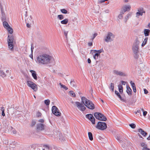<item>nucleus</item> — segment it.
<instances>
[{
  "instance_id": "6ab92c4d",
  "label": "nucleus",
  "mask_w": 150,
  "mask_h": 150,
  "mask_svg": "<svg viewBox=\"0 0 150 150\" xmlns=\"http://www.w3.org/2000/svg\"><path fill=\"white\" fill-rule=\"evenodd\" d=\"M131 7L129 5L125 6L123 8V9L124 10V12H126L127 11L130 10Z\"/></svg>"
},
{
  "instance_id": "dca6fc26",
  "label": "nucleus",
  "mask_w": 150,
  "mask_h": 150,
  "mask_svg": "<svg viewBox=\"0 0 150 150\" xmlns=\"http://www.w3.org/2000/svg\"><path fill=\"white\" fill-rule=\"evenodd\" d=\"M30 71L32 73V75L33 78L36 80H37V74L36 72L34 70H31Z\"/></svg>"
},
{
  "instance_id": "4d7b16f0",
  "label": "nucleus",
  "mask_w": 150,
  "mask_h": 150,
  "mask_svg": "<svg viewBox=\"0 0 150 150\" xmlns=\"http://www.w3.org/2000/svg\"><path fill=\"white\" fill-rule=\"evenodd\" d=\"M97 35V33H95L93 35V39H94L95 37Z\"/></svg>"
},
{
  "instance_id": "4be33fe9",
  "label": "nucleus",
  "mask_w": 150,
  "mask_h": 150,
  "mask_svg": "<svg viewBox=\"0 0 150 150\" xmlns=\"http://www.w3.org/2000/svg\"><path fill=\"white\" fill-rule=\"evenodd\" d=\"M118 88L119 92L120 93H121L123 91V87L120 84H119L118 86Z\"/></svg>"
},
{
  "instance_id": "4468645a",
  "label": "nucleus",
  "mask_w": 150,
  "mask_h": 150,
  "mask_svg": "<svg viewBox=\"0 0 150 150\" xmlns=\"http://www.w3.org/2000/svg\"><path fill=\"white\" fill-rule=\"evenodd\" d=\"M113 74L114 75H119L120 76H125L126 74L124 72L116 70H114L113 71Z\"/></svg>"
},
{
  "instance_id": "ddd939ff",
  "label": "nucleus",
  "mask_w": 150,
  "mask_h": 150,
  "mask_svg": "<svg viewBox=\"0 0 150 150\" xmlns=\"http://www.w3.org/2000/svg\"><path fill=\"white\" fill-rule=\"evenodd\" d=\"M0 7H1V13L2 17H1V19L2 21H6V16L5 15V13L4 12V9L3 7L2 6L1 4H0Z\"/></svg>"
},
{
  "instance_id": "de8ad7c7",
  "label": "nucleus",
  "mask_w": 150,
  "mask_h": 150,
  "mask_svg": "<svg viewBox=\"0 0 150 150\" xmlns=\"http://www.w3.org/2000/svg\"><path fill=\"white\" fill-rule=\"evenodd\" d=\"M41 114L40 112H38L37 114V116L38 117H40L41 116Z\"/></svg>"
},
{
  "instance_id": "393cba45",
  "label": "nucleus",
  "mask_w": 150,
  "mask_h": 150,
  "mask_svg": "<svg viewBox=\"0 0 150 150\" xmlns=\"http://www.w3.org/2000/svg\"><path fill=\"white\" fill-rule=\"evenodd\" d=\"M148 40V38H146L142 44V46L144 47L146 44Z\"/></svg>"
},
{
  "instance_id": "09e8293b",
  "label": "nucleus",
  "mask_w": 150,
  "mask_h": 150,
  "mask_svg": "<svg viewBox=\"0 0 150 150\" xmlns=\"http://www.w3.org/2000/svg\"><path fill=\"white\" fill-rule=\"evenodd\" d=\"M105 1H104V0H99L98 1V3L99 4H101L104 2Z\"/></svg>"
},
{
  "instance_id": "f3484780",
  "label": "nucleus",
  "mask_w": 150,
  "mask_h": 150,
  "mask_svg": "<svg viewBox=\"0 0 150 150\" xmlns=\"http://www.w3.org/2000/svg\"><path fill=\"white\" fill-rule=\"evenodd\" d=\"M126 92L127 94L130 96L132 94V90L130 87L128 86H127Z\"/></svg>"
},
{
  "instance_id": "6e6d98bb",
  "label": "nucleus",
  "mask_w": 150,
  "mask_h": 150,
  "mask_svg": "<svg viewBox=\"0 0 150 150\" xmlns=\"http://www.w3.org/2000/svg\"><path fill=\"white\" fill-rule=\"evenodd\" d=\"M67 33H68V32L66 31H64V35L66 37L67 36Z\"/></svg>"
},
{
  "instance_id": "7c9ffc66",
  "label": "nucleus",
  "mask_w": 150,
  "mask_h": 150,
  "mask_svg": "<svg viewBox=\"0 0 150 150\" xmlns=\"http://www.w3.org/2000/svg\"><path fill=\"white\" fill-rule=\"evenodd\" d=\"M115 94L117 95V96L121 100H122V98L119 93L116 90H115Z\"/></svg>"
},
{
  "instance_id": "c03bdc74",
  "label": "nucleus",
  "mask_w": 150,
  "mask_h": 150,
  "mask_svg": "<svg viewBox=\"0 0 150 150\" xmlns=\"http://www.w3.org/2000/svg\"><path fill=\"white\" fill-rule=\"evenodd\" d=\"M57 17L60 20H62L64 18V16L62 15H59Z\"/></svg>"
},
{
  "instance_id": "cd10ccee",
  "label": "nucleus",
  "mask_w": 150,
  "mask_h": 150,
  "mask_svg": "<svg viewBox=\"0 0 150 150\" xmlns=\"http://www.w3.org/2000/svg\"><path fill=\"white\" fill-rule=\"evenodd\" d=\"M88 136L89 139L91 141H92L93 139V138L92 133L91 132H88Z\"/></svg>"
},
{
  "instance_id": "f257e3e1",
  "label": "nucleus",
  "mask_w": 150,
  "mask_h": 150,
  "mask_svg": "<svg viewBox=\"0 0 150 150\" xmlns=\"http://www.w3.org/2000/svg\"><path fill=\"white\" fill-rule=\"evenodd\" d=\"M53 59L52 57L46 54H42L38 55L35 60L39 64L45 65L51 63Z\"/></svg>"
},
{
  "instance_id": "a211bd4d",
  "label": "nucleus",
  "mask_w": 150,
  "mask_h": 150,
  "mask_svg": "<svg viewBox=\"0 0 150 150\" xmlns=\"http://www.w3.org/2000/svg\"><path fill=\"white\" fill-rule=\"evenodd\" d=\"M138 132L144 137L146 136L147 134V133L141 129H139Z\"/></svg>"
},
{
  "instance_id": "79ce46f5",
  "label": "nucleus",
  "mask_w": 150,
  "mask_h": 150,
  "mask_svg": "<svg viewBox=\"0 0 150 150\" xmlns=\"http://www.w3.org/2000/svg\"><path fill=\"white\" fill-rule=\"evenodd\" d=\"M130 83L132 88L136 87L135 83H133L132 81L130 82Z\"/></svg>"
},
{
  "instance_id": "f704fd0d",
  "label": "nucleus",
  "mask_w": 150,
  "mask_h": 150,
  "mask_svg": "<svg viewBox=\"0 0 150 150\" xmlns=\"http://www.w3.org/2000/svg\"><path fill=\"white\" fill-rule=\"evenodd\" d=\"M141 146L143 147V148H147V145L145 143L143 142L141 144Z\"/></svg>"
},
{
  "instance_id": "f8f14e48",
  "label": "nucleus",
  "mask_w": 150,
  "mask_h": 150,
  "mask_svg": "<svg viewBox=\"0 0 150 150\" xmlns=\"http://www.w3.org/2000/svg\"><path fill=\"white\" fill-rule=\"evenodd\" d=\"M145 11H144L143 8H140L138 9V12L136 13V17L138 18L139 16L143 15V13H145Z\"/></svg>"
},
{
  "instance_id": "a878e982",
  "label": "nucleus",
  "mask_w": 150,
  "mask_h": 150,
  "mask_svg": "<svg viewBox=\"0 0 150 150\" xmlns=\"http://www.w3.org/2000/svg\"><path fill=\"white\" fill-rule=\"evenodd\" d=\"M114 83H111L110 84V86L109 87L110 89L112 92L114 91Z\"/></svg>"
},
{
  "instance_id": "c756f323",
  "label": "nucleus",
  "mask_w": 150,
  "mask_h": 150,
  "mask_svg": "<svg viewBox=\"0 0 150 150\" xmlns=\"http://www.w3.org/2000/svg\"><path fill=\"white\" fill-rule=\"evenodd\" d=\"M99 55H100L98 54V53H95V54L93 55L94 59L96 60L97 59H98V57Z\"/></svg>"
},
{
  "instance_id": "6e6552de",
  "label": "nucleus",
  "mask_w": 150,
  "mask_h": 150,
  "mask_svg": "<svg viewBox=\"0 0 150 150\" xmlns=\"http://www.w3.org/2000/svg\"><path fill=\"white\" fill-rule=\"evenodd\" d=\"M27 83L28 86L30 87L35 91H36L38 90L37 86V85L33 82L27 81Z\"/></svg>"
},
{
  "instance_id": "5701e85b",
  "label": "nucleus",
  "mask_w": 150,
  "mask_h": 150,
  "mask_svg": "<svg viewBox=\"0 0 150 150\" xmlns=\"http://www.w3.org/2000/svg\"><path fill=\"white\" fill-rule=\"evenodd\" d=\"M59 139L61 142H62L64 140H65L66 139L64 137L63 135L60 134L59 135Z\"/></svg>"
},
{
  "instance_id": "b1692460",
  "label": "nucleus",
  "mask_w": 150,
  "mask_h": 150,
  "mask_svg": "<svg viewBox=\"0 0 150 150\" xmlns=\"http://www.w3.org/2000/svg\"><path fill=\"white\" fill-rule=\"evenodd\" d=\"M68 19L67 18H66L65 19L61 21V23L63 24H66L68 22Z\"/></svg>"
},
{
  "instance_id": "864d4df0",
  "label": "nucleus",
  "mask_w": 150,
  "mask_h": 150,
  "mask_svg": "<svg viewBox=\"0 0 150 150\" xmlns=\"http://www.w3.org/2000/svg\"><path fill=\"white\" fill-rule=\"evenodd\" d=\"M36 123L35 122V121H33L31 124V126H33L34 125H35Z\"/></svg>"
},
{
  "instance_id": "680f3d73",
  "label": "nucleus",
  "mask_w": 150,
  "mask_h": 150,
  "mask_svg": "<svg viewBox=\"0 0 150 150\" xmlns=\"http://www.w3.org/2000/svg\"><path fill=\"white\" fill-rule=\"evenodd\" d=\"M121 82L122 83V84L124 85H125V84L126 83V82L123 81H121Z\"/></svg>"
},
{
  "instance_id": "69168bd1",
  "label": "nucleus",
  "mask_w": 150,
  "mask_h": 150,
  "mask_svg": "<svg viewBox=\"0 0 150 150\" xmlns=\"http://www.w3.org/2000/svg\"><path fill=\"white\" fill-rule=\"evenodd\" d=\"M2 115L4 116L5 115V114L4 113V111H2Z\"/></svg>"
},
{
  "instance_id": "2eb2a0df",
  "label": "nucleus",
  "mask_w": 150,
  "mask_h": 150,
  "mask_svg": "<svg viewBox=\"0 0 150 150\" xmlns=\"http://www.w3.org/2000/svg\"><path fill=\"white\" fill-rule=\"evenodd\" d=\"M45 125L42 123H39L37 125V129L38 130H42L44 129Z\"/></svg>"
},
{
  "instance_id": "58836bf2",
  "label": "nucleus",
  "mask_w": 150,
  "mask_h": 150,
  "mask_svg": "<svg viewBox=\"0 0 150 150\" xmlns=\"http://www.w3.org/2000/svg\"><path fill=\"white\" fill-rule=\"evenodd\" d=\"M131 16V14L130 13L128 14L125 18V22H126L127 21V19H128L129 17H130Z\"/></svg>"
},
{
  "instance_id": "0eeeda50",
  "label": "nucleus",
  "mask_w": 150,
  "mask_h": 150,
  "mask_svg": "<svg viewBox=\"0 0 150 150\" xmlns=\"http://www.w3.org/2000/svg\"><path fill=\"white\" fill-rule=\"evenodd\" d=\"M96 127L98 129L104 130L107 128V126L105 122L99 121L98 122Z\"/></svg>"
},
{
  "instance_id": "0e129e2a",
  "label": "nucleus",
  "mask_w": 150,
  "mask_h": 150,
  "mask_svg": "<svg viewBox=\"0 0 150 150\" xmlns=\"http://www.w3.org/2000/svg\"><path fill=\"white\" fill-rule=\"evenodd\" d=\"M132 88L133 89L134 92L135 93H136L137 91V90H136V88L135 87V88Z\"/></svg>"
},
{
  "instance_id": "37998d69",
  "label": "nucleus",
  "mask_w": 150,
  "mask_h": 150,
  "mask_svg": "<svg viewBox=\"0 0 150 150\" xmlns=\"http://www.w3.org/2000/svg\"><path fill=\"white\" fill-rule=\"evenodd\" d=\"M103 51V49H101L98 50H97V53H98V54L100 55V54Z\"/></svg>"
},
{
  "instance_id": "1a4fd4ad",
  "label": "nucleus",
  "mask_w": 150,
  "mask_h": 150,
  "mask_svg": "<svg viewBox=\"0 0 150 150\" xmlns=\"http://www.w3.org/2000/svg\"><path fill=\"white\" fill-rule=\"evenodd\" d=\"M52 113L56 116H59L60 115L61 113L59 112L57 108L55 106H53L52 108Z\"/></svg>"
},
{
  "instance_id": "bb28decb",
  "label": "nucleus",
  "mask_w": 150,
  "mask_h": 150,
  "mask_svg": "<svg viewBox=\"0 0 150 150\" xmlns=\"http://www.w3.org/2000/svg\"><path fill=\"white\" fill-rule=\"evenodd\" d=\"M8 30V33L11 35L13 33V30L11 27H9L8 28L6 29Z\"/></svg>"
},
{
  "instance_id": "13d9d810",
  "label": "nucleus",
  "mask_w": 150,
  "mask_h": 150,
  "mask_svg": "<svg viewBox=\"0 0 150 150\" xmlns=\"http://www.w3.org/2000/svg\"><path fill=\"white\" fill-rule=\"evenodd\" d=\"M88 45L89 46H91L93 45V43H92V42H88Z\"/></svg>"
},
{
  "instance_id": "338daca9",
  "label": "nucleus",
  "mask_w": 150,
  "mask_h": 150,
  "mask_svg": "<svg viewBox=\"0 0 150 150\" xmlns=\"http://www.w3.org/2000/svg\"><path fill=\"white\" fill-rule=\"evenodd\" d=\"M26 26L28 28H30V25L29 23H27L26 24Z\"/></svg>"
},
{
  "instance_id": "3c124183",
  "label": "nucleus",
  "mask_w": 150,
  "mask_h": 150,
  "mask_svg": "<svg viewBox=\"0 0 150 150\" xmlns=\"http://www.w3.org/2000/svg\"><path fill=\"white\" fill-rule=\"evenodd\" d=\"M34 49V47H33L32 44H31V52L33 53V50Z\"/></svg>"
},
{
  "instance_id": "9b49d317",
  "label": "nucleus",
  "mask_w": 150,
  "mask_h": 150,
  "mask_svg": "<svg viewBox=\"0 0 150 150\" xmlns=\"http://www.w3.org/2000/svg\"><path fill=\"white\" fill-rule=\"evenodd\" d=\"M86 117L91 122L92 124L93 125L95 124V119L91 114H87L86 115Z\"/></svg>"
},
{
  "instance_id": "9d476101",
  "label": "nucleus",
  "mask_w": 150,
  "mask_h": 150,
  "mask_svg": "<svg viewBox=\"0 0 150 150\" xmlns=\"http://www.w3.org/2000/svg\"><path fill=\"white\" fill-rule=\"evenodd\" d=\"M75 104L78 109L82 111H84L86 109V108L83 104L79 102H76Z\"/></svg>"
},
{
  "instance_id": "a18cd8bd",
  "label": "nucleus",
  "mask_w": 150,
  "mask_h": 150,
  "mask_svg": "<svg viewBox=\"0 0 150 150\" xmlns=\"http://www.w3.org/2000/svg\"><path fill=\"white\" fill-rule=\"evenodd\" d=\"M142 110L143 112V115L145 117L147 114V112L146 111H144L143 109H142Z\"/></svg>"
},
{
  "instance_id": "e433bc0d",
  "label": "nucleus",
  "mask_w": 150,
  "mask_h": 150,
  "mask_svg": "<svg viewBox=\"0 0 150 150\" xmlns=\"http://www.w3.org/2000/svg\"><path fill=\"white\" fill-rule=\"evenodd\" d=\"M91 54L93 55L95 54V53H97L96 50H91L90 52Z\"/></svg>"
},
{
  "instance_id": "8fccbe9b",
  "label": "nucleus",
  "mask_w": 150,
  "mask_h": 150,
  "mask_svg": "<svg viewBox=\"0 0 150 150\" xmlns=\"http://www.w3.org/2000/svg\"><path fill=\"white\" fill-rule=\"evenodd\" d=\"M38 122L41 123H43L44 122V120L43 119H40L38 120Z\"/></svg>"
},
{
  "instance_id": "bf43d9fd",
  "label": "nucleus",
  "mask_w": 150,
  "mask_h": 150,
  "mask_svg": "<svg viewBox=\"0 0 150 150\" xmlns=\"http://www.w3.org/2000/svg\"><path fill=\"white\" fill-rule=\"evenodd\" d=\"M144 93L145 94H147L148 93V91L146 89H144Z\"/></svg>"
},
{
  "instance_id": "e2e57ef3",
  "label": "nucleus",
  "mask_w": 150,
  "mask_h": 150,
  "mask_svg": "<svg viewBox=\"0 0 150 150\" xmlns=\"http://www.w3.org/2000/svg\"><path fill=\"white\" fill-rule=\"evenodd\" d=\"M88 62L89 64L91 63V60L89 58L88 59Z\"/></svg>"
},
{
  "instance_id": "aec40b11",
  "label": "nucleus",
  "mask_w": 150,
  "mask_h": 150,
  "mask_svg": "<svg viewBox=\"0 0 150 150\" xmlns=\"http://www.w3.org/2000/svg\"><path fill=\"white\" fill-rule=\"evenodd\" d=\"M3 25L4 27L6 29L10 27L8 23L6 21L3 22Z\"/></svg>"
},
{
  "instance_id": "c85d7f7f",
  "label": "nucleus",
  "mask_w": 150,
  "mask_h": 150,
  "mask_svg": "<svg viewBox=\"0 0 150 150\" xmlns=\"http://www.w3.org/2000/svg\"><path fill=\"white\" fill-rule=\"evenodd\" d=\"M0 74L1 76L3 78L6 77V75L5 73L3 71H2L1 70H0Z\"/></svg>"
},
{
  "instance_id": "473e14b6",
  "label": "nucleus",
  "mask_w": 150,
  "mask_h": 150,
  "mask_svg": "<svg viewBox=\"0 0 150 150\" xmlns=\"http://www.w3.org/2000/svg\"><path fill=\"white\" fill-rule=\"evenodd\" d=\"M70 84L71 86L73 87H74L75 86L76 83L74 81V80H71L70 82Z\"/></svg>"
},
{
  "instance_id": "72a5a7b5",
  "label": "nucleus",
  "mask_w": 150,
  "mask_h": 150,
  "mask_svg": "<svg viewBox=\"0 0 150 150\" xmlns=\"http://www.w3.org/2000/svg\"><path fill=\"white\" fill-rule=\"evenodd\" d=\"M59 84L61 86V87L63 88L65 90H67L68 89V88L65 85L62 84L61 83H59Z\"/></svg>"
},
{
  "instance_id": "5fc2aeb1",
  "label": "nucleus",
  "mask_w": 150,
  "mask_h": 150,
  "mask_svg": "<svg viewBox=\"0 0 150 150\" xmlns=\"http://www.w3.org/2000/svg\"><path fill=\"white\" fill-rule=\"evenodd\" d=\"M123 17V16L121 14H119L118 16V18L120 19H121Z\"/></svg>"
},
{
  "instance_id": "f03ea898",
  "label": "nucleus",
  "mask_w": 150,
  "mask_h": 150,
  "mask_svg": "<svg viewBox=\"0 0 150 150\" xmlns=\"http://www.w3.org/2000/svg\"><path fill=\"white\" fill-rule=\"evenodd\" d=\"M139 41L137 39L135 40L132 47V49L134 53V57L136 59H138L139 57Z\"/></svg>"
},
{
  "instance_id": "39448f33",
  "label": "nucleus",
  "mask_w": 150,
  "mask_h": 150,
  "mask_svg": "<svg viewBox=\"0 0 150 150\" xmlns=\"http://www.w3.org/2000/svg\"><path fill=\"white\" fill-rule=\"evenodd\" d=\"M8 47L9 49L11 51H13V37L12 35H8Z\"/></svg>"
},
{
  "instance_id": "49530a36",
  "label": "nucleus",
  "mask_w": 150,
  "mask_h": 150,
  "mask_svg": "<svg viewBox=\"0 0 150 150\" xmlns=\"http://www.w3.org/2000/svg\"><path fill=\"white\" fill-rule=\"evenodd\" d=\"M11 130H12L13 133V134H16V131L13 127H11Z\"/></svg>"
},
{
  "instance_id": "774afa93",
  "label": "nucleus",
  "mask_w": 150,
  "mask_h": 150,
  "mask_svg": "<svg viewBox=\"0 0 150 150\" xmlns=\"http://www.w3.org/2000/svg\"><path fill=\"white\" fill-rule=\"evenodd\" d=\"M142 150H150V149L148 148H143Z\"/></svg>"
},
{
  "instance_id": "ea45409f",
  "label": "nucleus",
  "mask_w": 150,
  "mask_h": 150,
  "mask_svg": "<svg viewBox=\"0 0 150 150\" xmlns=\"http://www.w3.org/2000/svg\"><path fill=\"white\" fill-rule=\"evenodd\" d=\"M129 125L132 129L135 128L136 127L134 123H131L129 124Z\"/></svg>"
},
{
  "instance_id": "7ed1b4c3",
  "label": "nucleus",
  "mask_w": 150,
  "mask_h": 150,
  "mask_svg": "<svg viewBox=\"0 0 150 150\" xmlns=\"http://www.w3.org/2000/svg\"><path fill=\"white\" fill-rule=\"evenodd\" d=\"M81 100L82 103L87 108L91 110H93L94 109V105L91 101L87 99L84 97H82Z\"/></svg>"
},
{
  "instance_id": "2f4dec72",
  "label": "nucleus",
  "mask_w": 150,
  "mask_h": 150,
  "mask_svg": "<svg viewBox=\"0 0 150 150\" xmlns=\"http://www.w3.org/2000/svg\"><path fill=\"white\" fill-rule=\"evenodd\" d=\"M45 103L47 105H48L50 104V100L49 99L45 100L44 101Z\"/></svg>"
},
{
  "instance_id": "603ef678",
  "label": "nucleus",
  "mask_w": 150,
  "mask_h": 150,
  "mask_svg": "<svg viewBox=\"0 0 150 150\" xmlns=\"http://www.w3.org/2000/svg\"><path fill=\"white\" fill-rule=\"evenodd\" d=\"M30 57L32 60H33V53H31V54L30 55Z\"/></svg>"
},
{
  "instance_id": "c9c22d12",
  "label": "nucleus",
  "mask_w": 150,
  "mask_h": 150,
  "mask_svg": "<svg viewBox=\"0 0 150 150\" xmlns=\"http://www.w3.org/2000/svg\"><path fill=\"white\" fill-rule=\"evenodd\" d=\"M69 92L71 96L74 97H76V94L73 91H70Z\"/></svg>"
},
{
  "instance_id": "4c0bfd02",
  "label": "nucleus",
  "mask_w": 150,
  "mask_h": 150,
  "mask_svg": "<svg viewBox=\"0 0 150 150\" xmlns=\"http://www.w3.org/2000/svg\"><path fill=\"white\" fill-rule=\"evenodd\" d=\"M61 12L63 13L67 14V11L64 9H62L61 10Z\"/></svg>"
},
{
  "instance_id": "20e7f679",
  "label": "nucleus",
  "mask_w": 150,
  "mask_h": 150,
  "mask_svg": "<svg viewBox=\"0 0 150 150\" xmlns=\"http://www.w3.org/2000/svg\"><path fill=\"white\" fill-rule=\"evenodd\" d=\"M115 38V35L111 32L108 33L104 37V41L107 43L111 42L113 41Z\"/></svg>"
},
{
  "instance_id": "423d86ee",
  "label": "nucleus",
  "mask_w": 150,
  "mask_h": 150,
  "mask_svg": "<svg viewBox=\"0 0 150 150\" xmlns=\"http://www.w3.org/2000/svg\"><path fill=\"white\" fill-rule=\"evenodd\" d=\"M94 115L96 119L99 120L105 121L107 120L106 117L103 114L99 112H95Z\"/></svg>"
},
{
  "instance_id": "a19ab883",
  "label": "nucleus",
  "mask_w": 150,
  "mask_h": 150,
  "mask_svg": "<svg viewBox=\"0 0 150 150\" xmlns=\"http://www.w3.org/2000/svg\"><path fill=\"white\" fill-rule=\"evenodd\" d=\"M44 146L45 148L48 150H50L52 149V147L49 146L48 145H44Z\"/></svg>"
},
{
  "instance_id": "412c9836",
  "label": "nucleus",
  "mask_w": 150,
  "mask_h": 150,
  "mask_svg": "<svg viewBox=\"0 0 150 150\" xmlns=\"http://www.w3.org/2000/svg\"><path fill=\"white\" fill-rule=\"evenodd\" d=\"M150 30L148 29H145L144 30V33L145 36H147L149 35Z\"/></svg>"
},
{
  "instance_id": "052dcab7",
  "label": "nucleus",
  "mask_w": 150,
  "mask_h": 150,
  "mask_svg": "<svg viewBox=\"0 0 150 150\" xmlns=\"http://www.w3.org/2000/svg\"><path fill=\"white\" fill-rule=\"evenodd\" d=\"M125 12H124V10L123 9L120 12V14H121V15H123V14H124V13Z\"/></svg>"
}]
</instances>
